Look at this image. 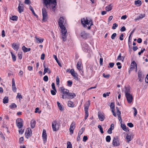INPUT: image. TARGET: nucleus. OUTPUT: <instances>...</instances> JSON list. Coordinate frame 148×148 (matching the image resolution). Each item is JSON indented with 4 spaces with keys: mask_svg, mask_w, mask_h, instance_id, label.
Instances as JSON below:
<instances>
[{
    "mask_svg": "<svg viewBox=\"0 0 148 148\" xmlns=\"http://www.w3.org/2000/svg\"><path fill=\"white\" fill-rule=\"evenodd\" d=\"M64 18L63 17H61L60 18L58 21V24L59 27L61 29V33L62 37L63 38V40L64 41L66 40V38L67 37L68 34L66 28L64 27Z\"/></svg>",
    "mask_w": 148,
    "mask_h": 148,
    "instance_id": "obj_1",
    "label": "nucleus"
},
{
    "mask_svg": "<svg viewBox=\"0 0 148 148\" xmlns=\"http://www.w3.org/2000/svg\"><path fill=\"white\" fill-rule=\"evenodd\" d=\"M44 6L47 8H51L55 11L57 5L56 0H42Z\"/></svg>",
    "mask_w": 148,
    "mask_h": 148,
    "instance_id": "obj_2",
    "label": "nucleus"
},
{
    "mask_svg": "<svg viewBox=\"0 0 148 148\" xmlns=\"http://www.w3.org/2000/svg\"><path fill=\"white\" fill-rule=\"evenodd\" d=\"M81 21L83 26L84 27H87L88 29H90L91 26L93 25L92 20L89 19L87 18H84L82 19Z\"/></svg>",
    "mask_w": 148,
    "mask_h": 148,
    "instance_id": "obj_3",
    "label": "nucleus"
},
{
    "mask_svg": "<svg viewBox=\"0 0 148 148\" xmlns=\"http://www.w3.org/2000/svg\"><path fill=\"white\" fill-rule=\"evenodd\" d=\"M60 89L61 92L62 93V95H61L62 97L61 98L63 99L68 98V94L69 92V90L64 88L63 87H60Z\"/></svg>",
    "mask_w": 148,
    "mask_h": 148,
    "instance_id": "obj_4",
    "label": "nucleus"
},
{
    "mask_svg": "<svg viewBox=\"0 0 148 148\" xmlns=\"http://www.w3.org/2000/svg\"><path fill=\"white\" fill-rule=\"evenodd\" d=\"M60 126V125L58 123L57 121L56 120L53 122L52 126L53 131H56L58 130L59 129Z\"/></svg>",
    "mask_w": 148,
    "mask_h": 148,
    "instance_id": "obj_5",
    "label": "nucleus"
},
{
    "mask_svg": "<svg viewBox=\"0 0 148 148\" xmlns=\"http://www.w3.org/2000/svg\"><path fill=\"white\" fill-rule=\"evenodd\" d=\"M16 123L17 127L19 129H20L23 126V121L21 118H18L16 120Z\"/></svg>",
    "mask_w": 148,
    "mask_h": 148,
    "instance_id": "obj_6",
    "label": "nucleus"
},
{
    "mask_svg": "<svg viewBox=\"0 0 148 148\" xmlns=\"http://www.w3.org/2000/svg\"><path fill=\"white\" fill-rule=\"evenodd\" d=\"M42 21H46L48 18V15L46 8H43L42 9Z\"/></svg>",
    "mask_w": 148,
    "mask_h": 148,
    "instance_id": "obj_7",
    "label": "nucleus"
},
{
    "mask_svg": "<svg viewBox=\"0 0 148 148\" xmlns=\"http://www.w3.org/2000/svg\"><path fill=\"white\" fill-rule=\"evenodd\" d=\"M112 145L114 147L119 146L120 143L117 136L114 137L112 140Z\"/></svg>",
    "mask_w": 148,
    "mask_h": 148,
    "instance_id": "obj_8",
    "label": "nucleus"
},
{
    "mask_svg": "<svg viewBox=\"0 0 148 148\" xmlns=\"http://www.w3.org/2000/svg\"><path fill=\"white\" fill-rule=\"evenodd\" d=\"M127 102L129 103H131L133 100V97L132 95L130 94L125 95Z\"/></svg>",
    "mask_w": 148,
    "mask_h": 148,
    "instance_id": "obj_9",
    "label": "nucleus"
},
{
    "mask_svg": "<svg viewBox=\"0 0 148 148\" xmlns=\"http://www.w3.org/2000/svg\"><path fill=\"white\" fill-rule=\"evenodd\" d=\"M90 104V101L88 100L87 101V103L84 106V111L85 113H88V109Z\"/></svg>",
    "mask_w": 148,
    "mask_h": 148,
    "instance_id": "obj_10",
    "label": "nucleus"
},
{
    "mask_svg": "<svg viewBox=\"0 0 148 148\" xmlns=\"http://www.w3.org/2000/svg\"><path fill=\"white\" fill-rule=\"evenodd\" d=\"M75 127V123L73 122L71 124L69 128L70 132L72 134L73 133V130Z\"/></svg>",
    "mask_w": 148,
    "mask_h": 148,
    "instance_id": "obj_11",
    "label": "nucleus"
},
{
    "mask_svg": "<svg viewBox=\"0 0 148 148\" xmlns=\"http://www.w3.org/2000/svg\"><path fill=\"white\" fill-rule=\"evenodd\" d=\"M47 136L46 133V130H45L44 129L43 130L42 137L44 143H45L47 141Z\"/></svg>",
    "mask_w": 148,
    "mask_h": 148,
    "instance_id": "obj_12",
    "label": "nucleus"
},
{
    "mask_svg": "<svg viewBox=\"0 0 148 148\" xmlns=\"http://www.w3.org/2000/svg\"><path fill=\"white\" fill-rule=\"evenodd\" d=\"M28 132H25V136L26 138H28L29 136H31L32 134V132L31 129L30 128L28 129Z\"/></svg>",
    "mask_w": 148,
    "mask_h": 148,
    "instance_id": "obj_13",
    "label": "nucleus"
},
{
    "mask_svg": "<svg viewBox=\"0 0 148 148\" xmlns=\"http://www.w3.org/2000/svg\"><path fill=\"white\" fill-rule=\"evenodd\" d=\"M80 35L83 38L86 39L88 36V34L85 32L83 31L81 33Z\"/></svg>",
    "mask_w": 148,
    "mask_h": 148,
    "instance_id": "obj_14",
    "label": "nucleus"
},
{
    "mask_svg": "<svg viewBox=\"0 0 148 148\" xmlns=\"http://www.w3.org/2000/svg\"><path fill=\"white\" fill-rule=\"evenodd\" d=\"M12 88L13 91L14 92H16V88L15 86L14 79L13 78L12 79Z\"/></svg>",
    "mask_w": 148,
    "mask_h": 148,
    "instance_id": "obj_15",
    "label": "nucleus"
},
{
    "mask_svg": "<svg viewBox=\"0 0 148 148\" xmlns=\"http://www.w3.org/2000/svg\"><path fill=\"white\" fill-rule=\"evenodd\" d=\"M43 65L44 68L43 74L45 75L47 72L49 74L50 73H51L50 69L46 68L44 64Z\"/></svg>",
    "mask_w": 148,
    "mask_h": 148,
    "instance_id": "obj_16",
    "label": "nucleus"
},
{
    "mask_svg": "<svg viewBox=\"0 0 148 148\" xmlns=\"http://www.w3.org/2000/svg\"><path fill=\"white\" fill-rule=\"evenodd\" d=\"M76 96L75 94L74 93L69 92L68 94V98L72 99L75 97Z\"/></svg>",
    "mask_w": 148,
    "mask_h": 148,
    "instance_id": "obj_17",
    "label": "nucleus"
},
{
    "mask_svg": "<svg viewBox=\"0 0 148 148\" xmlns=\"http://www.w3.org/2000/svg\"><path fill=\"white\" fill-rule=\"evenodd\" d=\"M98 116L99 119L101 121H103L105 119L104 116L101 113H99Z\"/></svg>",
    "mask_w": 148,
    "mask_h": 148,
    "instance_id": "obj_18",
    "label": "nucleus"
},
{
    "mask_svg": "<svg viewBox=\"0 0 148 148\" xmlns=\"http://www.w3.org/2000/svg\"><path fill=\"white\" fill-rule=\"evenodd\" d=\"M36 123V121L34 120H32L31 121V126L32 128H34L35 126Z\"/></svg>",
    "mask_w": 148,
    "mask_h": 148,
    "instance_id": "obj_19",
    "label": "nucleus"
},
{
    "mask_svg": "<svg viewBox=\"0 0 148 148\" xmlns=\"http://www.w3.org/2000/svg\"><path fill=\"white\" fill-rule=\"evenodd\" d=\"M82 49L84 51L86 52L89 53L90 51L89 47H83Z\"/></svg>",
    "mask_w": 148,
    "mask_h": 148,
    "instance_id": "obj_20",
    "label": "nucleus"
},
{
    "mask_svg": "<svg viewBox=\"0 0 148 148\" xmlns=\"http://www.w3.org/2000/svg\"><path fill=\"white\" fill-rule=\"evenodd\" d=\"M135 4L137 6H139L141 5L142 3L140 0L135 1H134Z\"/></svg>",
    "mask_w": 148,
    "mask_h": 148,
    "instance_id": "obj_21",
    "label": "nucleus"
},
{
    "mask_svg": "<svg viewBox=\"0 0 148 148\" xmlns=\"http://www.w3.org/2000/svg\"><path fill=\"white\" fill-rule=\"evenodd\" d=\"M44 40L42 38H38L36 37V41L37 43H40L42 42Z\"/></svg>",
    "mask_w": 148,
    "mask_h": 148,
    "instance_id": "obj_22",
    "label": "nucleus"
},
{
    "mask_svg": "<svg viewBox=\"0 0 148 148\" xmlns=\"http://www.w3.org/2000/svg\"><path fill=\"white\" fill-rule=\"evenodd\" d=\"M81 61H79L77 64V67L79 71L81 70Z\"/></svg>",
    "mask_w": 148,
    "mask_h": 148,
    "instance_id": "obj_23",
    "label": "nucleus"
},
{
    "mask_svg": "<svg viewBox=\"0 0 148 148\" xmlns=\"http://www.w3.org/2000/svg\"><path fill=\"white\" fill-rule=\"evenodd\" d=\"M22 49L24 52L29 51L31 50L30 48H27L26 47H22Z\"/></svg>",
    "mask_w": 148,
    "mask_h": 148,
    "instance_id": "obj_24",
    "label": "nucleus"
},
{
    "mask_svg": "<svg viewBox=\"0 0 148 148\" xmlns=\"http://www.w3.org/2000/svg\"><path fill=\"white\" fill-rule=\"evenodd\" d=\"M57 104L59 109L61 111H62L64 110V108L62 107V106L61 105L60 102L58 101L57 102Z\"/></svg>",
    "mask_w": 148,
    "mask_h": 148,
    "instance_id": "obj_25",
    "label": "nucleus"
},
{
    "mask_svg": "<svg viewBox=\"0 0 148 148\" xmlns=\"http://www.w3.org/2000/svg\"><path fill=\"white\" fill-rule=\"evenodd\" d=\"M112 6L111 5V4L110 5H109L106 7L105 9L106 11H109L112 9Z\"/></svg>",
    "mask_w": 148,
    "mask_h": 148,
    "instance_id": "obj_26",
    "label": "nucleus"
},
{
    "mask_svg": "<svg viewBox=\"0 0 148 148\" xmlns=\"http://www.w3.org/2000/svg\"><path fill=\"white\" fill-rule=\"evenodd\" d=\"M3 102L5 104L8 102V97H5L3 99Z\"/></svg>",
    "mask_w": 148,
    "mask_h": 148,
    "instance_id": "obj_27",
    "label": "nucleus"
},
{
    "mask_svg": "<svg viewBox=\"0 0 148 148\" xmlns=\"http://www.w3.org/2000/svg\"><path fill=\"white\" fill-rule=\"evenodd\" d=\"M70 73L74 77H75L74 78L75 79V77L77 78V77H76L74 73V70L73 69H72L70 71Z\"/></svg>",
    "mask_w": 148,
    "mask_h": 148,
    "instance_id": "obj_28",
    "label": "nucleus"
},
{
    "mask_svg": "<svg viewBox=\"0 0 148 148\" xmlns=\"http://www.w3.org/2000/svg\"><path fill=\"white\" fill-rule=\"evenodd\" d=\"M124 59V57L121 56V53H120L118 57L117 60H120L123 61Z\"/></svg>",
    "mask_w": 148,
    "mask_h": 148,
    "instance_id": "obj_29",
    "label": "nucleus"
},
{
    "mask_svg": "<svg viewBox=\"0 0 148 148\" xmlns=\"http://www.w3.org/2000/svg\"><path fill=\"white\" fill-rule=\"evenodd\" d=\"M10 108L11 109L15 108L17 107L16 105L14 103H12L10 106Z\"/></svg>",
    "mask_w": 148,
    "mask_h": 148,
    "instance_id": "obj_30",
    "label": "nucleus"
},
{
    "mask_svg": "<svg viewBox=\"0 0 148 148\" xmlns=\"http://www.w3.org/2000/svg\"><path fill=\"white\" fill-rule=\"evenodd\" d=\"M68 106L71 107H73L74 106L73 103L71 101H69L68 103Z\"/></svg>",
    "mask_w": 148,
    "mask_h": 148,
    "instance_id": "obj_31",
    "label": "nucleus"
},
{
    "mask_svg": "<svg viewBox=\"0 0 148 148\" xmlns=\"http://www.w3.org/2000/svg\"><path fill=\"white\" fill-rule=\"evenodd\" d=\"M126 139L127 140V142L129 143L130 141H131L132 140L131 136L129 134H127V135Z\"/></svg>",
    "mask_w": 148,
    "mask_h": 148,
    "instance_id": "obj_32",
    "label": "nucleus"
},
{
    "mask_svg": "<svg viewBox=\"0 0 148 148\" xmlns=\"http://www.w3.org/2000/svg\"><path fill=\"white\" fill-rule=\"evenodd\" d=\"M18 11L20 13H21L23 11V7L20 5L18 7Z\"/></svg>",
    "mask_w": 148,
    "mask_h": 148,
    "instance_id": "obj_33",
    "label": "nucleus"
},
{
    "mask_svg": "<svg viewBox=\"0 0 148 148\" xmlns=\"http://www.w3.org/2000/svg\"><path fill=\"white\" fill-rule=\"evenodd\" d=\"M130 89L129 88H126L125 91V95L130 94Z\"/></svg>",
    "mask_w": 148,
    "mask_h": 148,
    "instance_id": "obj_34",
    "label": "nucleus"
},
{
    "mask_svg": "<svg viewBox=\"0 0 148 148\" xmlns=\"http://www.w3.org/2000/svg\"><path fill=\"white\" fill-rule=\"evenodd\" d=\"M10 53L12 55V58L13 61L14 62L16 61V57L14 55V54L12 51H11Z\"/></svg>",
    "mask_w": 148,
    "mask_h": 148,
    "instance_id": "obj_35",
    "label": "nucleus"
},
{
    "mask_svg": "<svg viewBox=\"0 0 148 148\" xmlns=\"http://www.w3.org/2000/svg\"><path fill=\"white\" fill-rule=\"evenodd\" d=\"M29 9L32 11V13L34 15V16L37 17V15L35 13V12L33 9V8L30 5L29 6Z\"/></svg>",
    "mask_w": 148,
    "mask_h": 148,
    "instance_id": "obj_36",
    "label": "nucleus"
},
{
    "mask_svg": "<svg viewBox=\"0 0 148 148\" xmlns=\"http://www.w3.org/2000/svg\"><path fill=\"white\" fill-rule=\"evenodd\" d=\"M67 148H72V144L70 141H68L67 143Z\"/></svg>",
    "mask_w": 148,
    "mask_h": 148,
    "instance_id": "obj_37",
    "label": "nucleus"
},
{
    "mask_svg": "<svg viewBox=\"0 0 148 148\" xmlns=\"http://www.w3.org/2000/svg\"><path fill=\"white\" fill-rule=\"evenodd\" d=\"M10 19L13 21H17L18 19V17L16 16H13L10 17Z\"/></svg>",
    "mask_w": 148,
    "mask_h": 148,
    "instance_id": "obj_38",
    "label": "nucleus"
},
{
    "mask_svg": "<svg viewBox=\"0 0 148 148\" xmlns=\"http://www.w3.org/2000/svg\"><path fill=\"white\" fill-rule=\"evenodd\" d=\"M121 126L124 130L127 131V128L125 124H121Z\"/></svg>",
    "mask_w": 148,
    "mask_h": 148,
    "instance_id": "obj_39",
    "label": "nucleus"
},
{
    "mask_svg": "<svg viewBox=\"0 0 148 148\" xmlns=\"http://www.w3.org/2000/svg\"><path fill=\"white\" fill-rule=\"evenodd\" d=\"M98 127L101 133V134H103V131L101 126L100 125H98Z\"/></svg>",
    "mask_w": 148,
    "mask_h": 148,
    "instance_id": "obj_40",
    "label": "nucleus"
},
{
    "mask_svg": "<svg viewBox=\"0 0 148 148\" xmlns=\"http://www.w3.org/2000/svg\"><path fill=\"white\" fill-rule=\"evenodd\" d=\"M84 130V129L83 128H82L79 131V132L78 133V134L81 135L83 132Z\"/></svg>",
    "mask_w": 148,
    "mask_h": 148,
    "instance_id": "obj_41",
    "label": "nucleus"
},
{
    "mask_svg": "<svg viewBox=\"0 0 148 148\" xmlns=\"http://www.w3.org/2000/svg\"><path fill=\"white\" fill-rule=\"evenodd\" d=\"M145 16V14H141L138 17V19L139 20L142 19Z\"/></svg>",
    "mask_w": 148,
    "mask_h": 148,
    "instance_id": "obj_42",
    "label": "nucleus"
},
{
    "mask_svg": "<svg viewBox=\"0 0 148 148\" xmlns=\"http://www.w3.org/2000/svg\"><path fill=\"white\" fill-rule=\"evenodd\" d=\"M111 140V137L110 136H108L106 137V141L108 142H109Z\"/></svg>",
    "mask_w": 148,
    "mask_h": 148,
    "instance_id": "obj_43",
    "label": "nucleus"
},
{
    "mask_svg": "<svg viewBox=\"0 0 148 148\" xmlns=\"http://www.w3.org/2000/svg\"><path fill=\"white\" fill-rule=\"evenodd\" d=\"M114 127L112 129V127H110V128L108 129V130L107 132L108 134H111L112 133V130H113Z\"/></svg>",
    "mask_w": 148,
    "mask_h": 148,
    "instance_id": "obj_44",
    "label": "nucleus"
},
{
    "mask_svg": "<svg viewBox=\"0 0 148 148\" xmlns=\"http://www.w3.org/2000/svg\"><path fill=\"white\" fill-rule=\"evenodd\" d=\"M118 26V25H117L116 23H114L113 24L112 29H115Z\"/></svg>",
    "mask_w": 148,
    "mask_h": 148,
    "instance_id": "obj_45",
    "label": "nucleus"
},
{
    "mask_svg": "<svg viewBox=\"0 0 148 148\" xmlns=\"http://www.w3.org/2000/svg\"><path fill=\"white\" fill-rule=\"evenodd\" d=\"M59 82H60V80L59 79L58 76H57L56 77V84L57 85H59Z\"/></svg>",
    "mask_w": 148,
    "mask_h": 148,
    "instance_id": "obj_46",
    "label": "nucleus"
},
{
    "mask_svg": "<svg viewBox=\"0 0 148 148\" xmlns=\"http://www.w3.org/2000/svg\"><path fill=\"white\" fill-rule=\"evenodd\" d=\"M110 93V92H107L106 93H104L103 94V96L104 97H106L107 96H109V94Z\"/></svg>",
    "mask_w": 148,
    "mask_h": 148,
    "instance_id": "obj_47",
    "label": "nucleus"
},
{
    "mask_svg": "<svg viewBox=\"0 0 148 148\" xmlns=\"http://www.w3.org/2000/svg\"><path fill=\"white\" fill-rule=\"evenodd\" d=\"M110 109L112 110V109L114 110V103L113 102H112L110 105Z\"/></svg>",
    "mask_w": 148,
    "mask_h": 148,
    "instance_id": "obj_48",
    "label": "nucleus"
},
{
    "mask_svg": "<svg viewBox=\"0 0 148 148\" xmlns=\"http://www.w3.org/2000/svg\"><path fill=\"white\" fill-rule=\"evenodd\" d=\"M43 80L45 82H47L48 80V77L47 75H45L43 77Z\"/></svg>",
    "mask_w": 148,
    "mask_h": 148,
    "instance_id": "obj_49",
    "label": "nucleus"
},
{
    "mask_svg": "<svg viewBox=\"0 0 148 148\" xmlns=\"http://www.w3.org/2000/svg\"><path fill=\"white\" fill-rule=\"evenodd\" d=\"M133 109L134 110V116H136L137 113V110L134 107L133 108Z\"/></svg>",
    "mask_w": 148,
    "mask_h": 148,
    "instance_id": "obj_50",
    "label": "nucleus"
},
{
    "mask_svg": "<svg viewBox=\"0 0 148 148\" xmlns=\"http://www.w3.org/2000/svg\"><path fill=\"white\" fill-rule=\"evenodd\" d=\"M51 86H52V89H53V90H54L56 91V90L55 88V84L54 83H53L51 84Z\"/></svg>",
    "mask_w": 148,
    "mask_h": 148,
    "instance_id": "obj_51",
    "label": "nucleus"
},
{
    "mask_svg": "<svg viewBox=\"0 0 148 148\" xmlns=\"http://www.w3.org/2000/svg\"><path fill=\"white\" fill-rule=\"evenodd\" d=\"M17 97H18V98H19V99H21L22 98V96L21 95L20 93H18L17 94Z\"/></svg>",
    "mask_w": 148,
    "mask_h": 148,
    "instance_id": "obj_52",
    "label": "nucleus"
},
{
    "mask_svg": "<svg viewBox=\"0 0 148 148\" xmlns=\"http://www.w3.org/2000/svg\"><path fill=\"white\" fill-rule=\"evenodd\" d=\"M72 82L70 80H69L67 81L68 86H71L72 84Z\"/></svg>",
    "mask_w": 148,
    "mask_h": 148,
    "instance_id": "obj_53",
    "label": "nucleus"
},
{
    "mask_svg": "<svg viewBox=\"0 0 148 148\" xmlns=\"http://www.w3.org/2000/svg\"><path fill=\"white\" fill-rule=\"evenodd\" d=\"M116 65L118 66V68L119 69H120L121 68V64L119 62H118L116 63Z\"/></svg>",
    "mask_w": 148,
    "mask_h": 148,
    "instance_id": "obj_54",
    "label": "nucleus"
},
{
    "mask_svg": "<svg viewBox=\"0 0 148 148\" xmlns=\"http://www.w3.org/2000/svg\"><path fill=\"white\" fill-rule=\"evenodd\" d=\"M116 35V33H113L111 36V38L112 39H114Z\"/></svg>",
    "mask_w": 148,
    "mask_h": 148,
    "instance_id": "obj_55",
    "label": "nucleus"
},
{
    "mask_svg": "<svg viewBox=\"0 0 148 148\" xmlns=\"http://www.w3.org/2000/svg\"><path fill=\"white\" fill-rule=\"evenodd\" d=\"M127 125L129 127H132L134 126L133 124L131 123H128L127 124Z\"/></svg>",
    "mask_w": 148,
    "mask_h": 148,
    "instance_id": "obj_56",
    "label": "nucleus"
},
{
    "mask_svg": "<svg viewBox=\"0 0 148 148\" xmlns=\"http://www.w3.org/2000/svg\"><path fill=\"white\" fill-rule=\"evenodd\" d=\"M103 76L105 78H108L110 76V75L109 74L106 75L105 73H103Z\"/></svg>",
    "mask_w": 148,
    "mask_h": 148,
    "instance_id": "obj_57",
    "label": "nucleus"
},
{
    "mask_svg": "<svg viewBox=\"0 0 148 148\" xmlns=\"http://www.w3.org/2000/svg\"><path fill=\"white\" fill-rule=\"evenodd\" d=\"M138 78H141L143 77L142 76V73L140 71H139L138 72Z\"/></svg>",
    "mask_w": 148,
    "mask_h": 148,
    "instance_id": "obj_58",
    "label": "nucleus"
},
{
    "mask_svg": "<svg viewBox=\"0 0 148 148\" xmlns=\"http://www.w3.org/2000/svg\"><path fill=\"white\" fill-rule=\"evenodd\" d=\"M88 139V137L86 136H84L83 138V141L84 142H85Z\"/></svg>",
    "mask_w": 148,
    "mask_h": 148,
    "instance_id": "obj_59",
    "label": "nucleus"
},
{
    "mask_svg": "<svg viewBox=\"0 0 148 148\" xmlns=\"http://www.w3.org/2000/svg\"><path fill=\"white\" fill-rule=\"evenodd\" d=\"M0 137L2 138L4 140H5V137L4 136L2 132H0Z\"/></svg>",
    "mask_w": 148,
    "mask_h": 148,
    "instance_id": "obj_60",
    "label": "nucleus"
},
{
    "mask_svg": "<svg viewBox=\"0 0 148 148\" xmlns=\"http://www.w3.org/2000/svg\"><path fill=\"white\" fill-rule=\"evenodd\" d=\"M56 91L55 90H51V94L53 95H55L56 94Z\"/></svg>",
    "mask_w": 148,
    "mask_h": 148,
    "instance_id": "obj_61",
    "label": "nucleus"
},
{
    "mask_svg": "<svg viewBox=\"0 0 148 148\" xmlns=\"http://www.w3.org/2000/svg\"><path fill=\"white\" fill-rule=\"evenodd\" d=\"M19 133L20 134H22L24 132V130L22 129H21L19 130Z\"/></svg>",
    "mask_w": 148,
    "mask_h": 148,
    "instance_id": "obj_62",
    "label": "nucleus"
},
{
    "mask_svg": "<svg viewBox=\"0 0 148 148\" xmlns=\"http://www.w3.org/2000/svg\"><path fill=\"white\" fill-rule=\"evenodd\" d=\"M103 59L102 58H100V62L99 64L101 65H103Z\"/></svg>",
    "mask_w": 148,
    "mask_h": 148,
    "instance_id": "obj_63",
    "label": "nucleus"
},
{
    "mask_svg": "<svg viewBox=\"0 0 148 148\" xmlns=\"http://www.w3.org/2000/svg\"><path fill=\"white\" fill-rule=\"evenodd\" d=\"M114 64V63L110 62L109 63V65L110 67L111 68H112L113 67Z\"/></svg>",
    "mask_w": 148,
    "mask_h": 148,
    "instance_id": "obj_64",
    "label": "nucleus"
}]
</instances>
